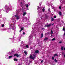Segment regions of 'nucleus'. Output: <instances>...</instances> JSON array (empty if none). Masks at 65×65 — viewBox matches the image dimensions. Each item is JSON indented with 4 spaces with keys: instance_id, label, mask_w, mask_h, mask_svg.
I'll return each instance as SVG.
<instances>
[{
    "instance_id": "nucleus-21",
    "label": "nucleus",
    "mask_w": 65,
    "mask_h": 65,
    "mask_svg": "<svg viewBox=\"0 0 65 65\" xmlns=\"http://www.w3.org/2000/svg\"><path fill=\"white\" fill-rule=\"evenodd\" d=\"M54 61L56 62H57L58 61H57V59H55Z\"/></svg>"
},
{
    "instance_id": "nucleus-15",
    "label": "nucleus",
    "mask_w": 65,
    "mask_h": 65,
    "mask_svg": "<svg viewBox=\"0 0 65 65\" xmlns=\"http://www.w3.org/2000/svg\"><path fill=\"white\" fill-rule=\"evenodd\" d=\"M1 26L2 27H4V24H2L1 25Z\"/></svg>"
},
{
    "instance_id": "nucleus-1",
    "label": "nucleus",
    "mask_w": 65,
    "mask_h": 65,
    "mask_svg": "<svg viewBox=\"0 0 65 65\" xmlns=\"http://www.w3.org/2000/svg\"><path fill=\"white\" fill-rule=\"evenodd\" d=\"M30 59H32L33 60H34V59L36 57L34 54H33V53H32L30 54Z\"/></svg>"
},
{
    "instance_id": "nucleus-34",
    "label": "nucleus",
    "mask_w": 65,
    "mask_h": 65,
    "mask_svg": "<svg viewBox=\"0 0 65 65\" xmlns=\"http://www.w3.org/2000/svg\"><path fill=\"white\" fill-rule=\"evenodd\" d=\"M48 11H50V8H49Z\"/></svg>"
},
{
    "instance_id": "nucleus-48",
    "label": "nucleus",
    "mask_w": 65,
    "mask_h": 65,
    "mask_svg": "<svg viewBox=\"0 0 65 65\" xmlns=\"http://www.w3.org/2000/svg\"><path fill=\"white\" fill-rule=\"evenodd\" d=\"M21 4H22V3H21Z\"/></svg>"
},
{
    "instance_id": "nucleus-33",
    "label": "nucleus",
    "mask_w": 65,
    "mask_h": 65,
    "mask_svg": "<svg viewBox=\"0 0 65 65\" xmlns=\"http://www.w3.org/2000/svg\"><path fill=\"white\" fill-rule=\"evenodd\" d=\"M62 42L60 41V42H59V43H62Z\"/></svg>"
},
{
    "instance_id": "nucleus-36",
    "label": "nucleus",
    "mask_w": 65,
    "mask_h": 65,
    "mask_svg": "<svg viewBox=\"0 0 65 65\" xmlns=\"http://www.w3.org/2000/svg\"><path fill=\"white\" fill-rule=\"evenodd\" d=\"M43 62V60H41V63H42V62Z\"/></svg>"
},
{
    "instance_id": "nucleus-14",
    "label": "nucleus",
    "mask_w": 65,
    "mask_h": 65,
    "mask_svg": "<svg viewBox=\"0 0 65 65\" xmlns=\"http://www.w3.org/2000/svg\"><path fill=\"white\" fill-rule=\"evenodd\" d=\"M24 53L25 55H27V52H26V51H24Z\"/></svg>"
},
{
    "instance_id": "nucleus-45",
    "label": "nucleus",
    "mask_w": 65,
    "mask_h": 65,
    "mask_svg": "<svg viewBox=\"0 0 65 65\" xmlns=\"http://www.w3.org/2000/svg\"><path fill=\"white\" fill-rule=\"evenodd\" d=\"M52 8L54 9V7H52Z\"/></svg>"
},
{
    "instance_id": "nucleus-13",
    "label": "nucleus",
    "mask_w": 65,
    "mask_h": 65,
    "mask_svg": "<svg viewBox=\"0 0 65 65\" xmlns=\"http://www.w3.org/2000/svg\"><path fill=\"white\" fill-rule=\"evenodd\" d=\"M12 30H14L15 29V26H14L12 28Z\"/></svg>"
},
{
    "instance_id": "nucleus-19",
    "label": "nucleus",
    "mask_w": 65,
    "mask_h": 65,
    "mask_svg": "<svg viewBox=\"0 0 65 65\" xmlns=\"http://www.w3.org/2000/svg\"><path fill=\"white\" fill-rule=\"evenodd\" d=\"M42 10L43 12H44V8H43L42 9Z\"/></svg>"
},
{
    "instance_id": "nucleus-9",
    "label": "nucleus",
    "mask_w": 65,
    "mask_h": 65,
    "mask_svg": "<svg viewBox=\"0 0 65 65\" xmlns=\"http://www.w3.org/2000/svg\"><path fill=\"white\" fill-rule=\"evenodd\" d=\"M26 14H27V13H26V12H24V13L23 14V16H24V15H26Z\"/></svg>"
},
{
    "instance_id": "nucleus-4",
    "label": "nucleus",
    "mask_w": 65,
    "mask_h": 65,
    "mask_svg": "<svg viewBox=\"0 0 65 65\" xmlns=\"http://www.w3.org/2000/svg\"><path fill=\"white\" fill-rule=\"evenodd\" d=\"M14 56H17V57H19L20 56V55H18L17 54H16L14 55Z\"/></svg>"
},
{
    "instance_id": "nucleus-49",
    "label": "nucleus",
    "mask_w": 65,
    "mask_h": 65,
    "mask_svg": "<svg viewBox=\"0 0 65 65\" xmlns=\"http://www.w3.org/2000/svg\"><path fill=\"white\" fill-rule=\"evenodd\" d=\"M52 35H53V34H51V36H52Z\"/></svg>"
},
{
    "instance_id": "nucleus-40",
    "label": "nucleus",
    "mask_w": 65,
    "mask_h": 65,
    "mask_svg": "<svg viewBox=\"0 0 65 65\" xmlns=\"http://www.w3.org/2000/svg\"><path fill=\"white\" fill-rule=\"evenodd\" d=\"M25 34V32H23V34L24 35Z\"/></svg>"
},
{
    "instance_id": "nucleus-50",
    "label": "nucleus",
    "mask_w": 65,
    "mask_h": 65,
    "mask_svg": "<svg viewBox=\"0 0 65 65\" xmlns=\"http://www.w3.org/2000/svg\"><path fill=\"white\" fill-rule=\"evenodd\" d=\"M28 9H27L28 10Z\"/></svg>"
},
{
    "instance_id": "nucleus-47",
    "label": "nucleus",
    "mask_w": 65,
    "mask_h": 65,
    "mask_svg": "<svg viewBox=\"0 0 65 65\" xmlns=\"http://www.w3.org/2000/svg\"><path fill=\"white\" fill-rule=\"evenodd\" d=\"M19 40L20 41V40Z\"/></svg>"
},
{
    "instance_id": "nucleus-18",
    "label": "nucleus",
    "mask_w": 65,
    "mask_h": 65,
    "mask_svg": "<svg viewBox=\"0 0 65 65\" xmlns=\"http://www.w3.org/2000/svg\"><path fill=\"white\" fill-rule=\"evenodd\" d=\"M12 58V56H10L9 57V59H11Z\"/></svg>"
},
{
    "instance_id": "nucleus-37",
    "label": "nucleus",
    "mask_w": 65,
    "mask_h": 65,
    "mask_svg": "<svg viewBox=\"0 0 65 65\" xmlns=\"http://www.w3.org/2000/svg\"><path fill=\"white\" fill-rule=\"evenodd\" d=\"M25 19H27V17L25 18Z\"/></svg>"
},
{
    "instance_id": "nucleus-8",
    "label": "nucleus",
    "mask_w": 65,
    "mask_h": 65,
    "mask_svg": "<svg viewBox=\"0 0 65 65\" xmlns=\"http://www.w3.org/2000/svg\"><path fill=\"white\" fill-rule=\"evenodd\" d=\"M48 39V38L46 37L45 38V39H44V40H47Z\"/></svg>"
},
{
    "instance_id": "nucleus-5",
    "label": "nucleus",
    "mask_w": 65,
    "mask_h": 65,
    "mask_svg": "<svg viewBox=\"0 0 65 65\" xmlns=\"http://www.w3.org/2000/svg\"><path fill=\"white\" fill-rule=\"evenodd\" d=\"M45 27H50L51 26V24H48L47 25H45Z\"/></svg>"
},
{
    "instance_id": "nucleus-30",
    "label": "nucleus",
    "mask_w": 65,
    "mask_h": 65,
    "mask_svg": "<svg viewBox=\"0 0 65 65\" xmlns=\"http://www.w3.org/2000/svg\"><path fill=\"white\" fill-rule=\"evenodd\" d=\"M51 34H53V31L51 30Z\"/></svg>"
},
{
    "instance_id": "nucleus-28",
    "label": "nucleus",
    "mask_w": 65,
    "mask_h": 65,
    "mask_svg": "<svg viewBox=\"0 0 65 65\" xmlns=\"http://www.w3.org/2000/svg\"><path fill=\"white\" fill-rule=\"evenodd\" d=\"M52 59H53V60H54V57H52Z\"/></svg>"
},
{
    "instance_id": "nucleus-24",
    "label": "nucleus",
    "mask_w": 65,
    "mask_h": 65,
    "mask_svg": "<svg viewBox=\"0 0 65 65\" xmlns=\"http://www.w3.org/2000/svg\"><path fill=\"white\" fill-rule=\"evenodd\" d=\"M55 40V38H53V39H52V40L53 41H54V40Z\"/></svg>"
},
{
    "instance_id": "nucleus-41",
    "label": "nucleus",
    "mask_w": 65,
    "mask_h": 65,
    "mask_svg": "<svg viewBox=\"0 0 65 65\" xmlns=\"http://www.w3.org/2000/svg\"><path fill=\"white\" fill-rule=\"evenodd\" d=\"M41 4V3H40V5H41V4Z\"/></svg>"
},
{
    "instance_id": "nucleus-3",
    "label": "nucleus",
    "mask_w": 65,
    "mask_h": 65,
    "mask_svg": "<svg viewBox=\"0 0 65 65\" xmlns=\"http://www.w3.org/2000/svg\"><path fill=\"white\" fill-rule=\"evenodd\" d=\"M15 17H17V20H19V19H20V18H20V17H19V16H17V15H15Z\"/></svg>"
},
{
    "instance_id": "nucleus-44",
    "label": "nucleus",
    "mask_w": 65,
    "mask_h": 65,
    "mask_svg": "<svg viewBox=\"0 0 65 65\" xmlns=\"http://www.w3.org/2000/svg\"><path fill=\"white\" fill-rule=\"evenodd\" d=\"M64 58H65V55H64Z\"/></svg>"
},
{
    "instance_id": "nucleus-10",
    "label": "nucleus",
    "mask_w": 65,
    "mask_h": 65,
    "mask_svg": "<svg viewBox=\"0 0 65 65\" xmlns=\"http://www.w3.org/2000/svg\"><path fill=\"white\" fill-rule=\"evenodd\" d=\"M64 49V47L63 46H61V50L62 51H63Z\"/></svg>"
},
{
    "instance_id": "nucleus-11",
    "label": "nucleus",
    "mask_w": 65,
    "mask_h": 65,
    "mask_svg": "<svg viewBox=\"0 0 65 65\" xmlns=\"http://www.w3.org/2000/svg\"><path fill=\"white\" fill-rule=\"evenodd\" d=\"M56 56H57V57H58V54H56L54 55V57H55Z\"/></svg>"
},
{
    "instance_id": "nucleus-27",
    "label": "nucleus",
    "mask_w": 65,
    "mask_h": 65,
    "mask_svg": "<svg viewBox=\"0 0 65 65\" xmlns=\"http://www.w3.org/2000/svg\"><path fill=\"white\" fill-rule=\"evenodd\" d=\"M63 31L65 32V28H63Z\"/></svg>"
},
{
    "instance_id": "nucleus-42",
    "label": "nucleus",
    "mask_w": 65,
    "mask_h": 65,
    "mask_svg": "<svg viewBox=\"0 0 65 65\" xmlns=\"http://www.w3.org/2000/svg\"><path fill=\"white\" fill-rule=\"evenodd\" d=\"M31 36H29V38H31Z\"/></svg>"
},
{
    "instance_id": "nucleus-39",
    "label": "nucleus",
    "mask_w": 65,
    "mask_h": 65,
    "mask_svg": "<svg viewBox=\"0 0 65 65\" xmlns=\"http://www.w3.org/2000/svg\"><path fill=\"white\" fill-rule=\"evenodd\" d=\"M42 17H40V18H41V19H42Z\"/></svg>"
},
{
    "instance_id": "nucleus-7",
    "label": "nucleus",
    "mask_w": 65,
    "mask_h": 65,
    "mask_svg": "<svg viewBox=\"0 0 65 65\" xmlns=\"http://www.w3.org/2000/svg\"><path fill=\"white\" fill-rule=\"evenodd\" d=\"M21 30L20 31H19V32H21V31H22V30H24V28L23 27H21Z\"/></svg>"
},
{
    "instance_id": "nucleus-29",
    "label": "nucleus",
    "mask_w": 65,
    "mask_h": 65,
    "mask_svg": "<svg viewBox=\"0 0 65 65\" xmlns=\"http://www.w3.org/2000/svg\"><path fill=\"white\" fill-rule=\"evenodd\" d=\"M64 53H65L64 52H63L62 53V55H64Z\"/></svg>"
},
{
    "instance_id": "nucleus-38",
    "label": "nucleus",
    "mask_w": 65,
    "mask_h": 65,
    "mask_svg": "<svg viewBox=\"0 0 65 65\" xmlns=\"http://www.w3.org/2000/svg\"><path fill=\"white\" fill-rule=\"evenodd\" d=\"M42 30H43V29H44L43 28H42Z\"/></svg>"
},
{
    "instance_id": "nucleus-2",
    "label": "nucleus",
    "mask_w": 65,
    "mask_h": 65,
    "mask_svg": "<svg viewBox=\"0 0 65 65\" xmlns=\"http://www.w3.org/2000/svg\"><path fill=\"white\" fill-rule=\"evenodd\" d=\"M5 9L6 10V12L10 10V9H9L8 7H6V6H5Z\"/></svg>"
},
{
    "instance_id": "nucleus-6",
    "label": "nucleus",
    "mask_w": 65,
    "mask_h": 65,
    "mask_svg": "<svg viewBox=\"0 0 65 65\" xmlns=\"http://www.w3.org/2000/svg\"><path fill=\"white\" fill-rule=\"evenodd\" d=\"M59 14L60 15H62V12L60 11H59Z\"/></svg>"
},
{
    "instance_id": "nucleus-12",
    "label": "nucleus",
    "mask_w": 65,
    "mask_h": 65,
    "mask_svg": "<svg viewBox=\"0 0 65 65\" xmlns=\"http://www.w3.org/2000/svg\"><path fill=\"white\" fill-rule=\"evenodd\" d=\"M35 52L36 53H39V51H38V50H36L35 51Z\"/></svg>"
},
{
    "instance_id": "nucleus-16",
    "label": "nucleus",
    "mask_w": 65,
    "mask_h": 65,
    "mask_svg": "<svg viewBox=\"0 0 65 65\" xmlns=\"http://www.w3.org/2000/svg\"><path fill=\"white\" fill-rule=\"evenodd\" d=\"M41 35V38H42V37H43V34H42Z\"/></svg>"
},
{
    "instance_id": "nucleus-25",
    "label": "nucleus",
    "mask_w": 65,
    "mask_h": 65,
    "mask_svg": "<svg viewBox=\"0 0 65 65\" xmlns=\"http://www.w3.org/2000/svg\"><path fill=\"white\" fill-rule=\"evenodd\" d=\"M45 18L46 19H47V16L46 15H45Z\"/></svg>"
},
{
    "instance_id": "nucleus-22",
    "label": "nucleus",
    "mask_w": 65,
    "mask_h": 65,
    "mask_svg": "<svg viewBox=\"0 0 65 65\" xmlns=\"http://www.w3.org/2000/svg\"><path fill=\"white\" fill-rule=\"evenodd\" d=\"M54 18H51V20L52 21H54Z\"/></svg>"
},
{
    "instance_id": "nucleus-43",
    "label": "nucleus",
    "mask_w": 65,
    "mask_h": 65,
    "mask_svg": "<svg viewBox=\"0 0 65 65\" xmlns=\"http://www.w3.org/2000/svg\"><path fill=\"white\" fill-rule=\"evenodd\" d=\"M23 41H22V43H23Z\"/></svg>"
},
{
    "instance_id": "nucleus-31",
    "label": "nucleus",
    "mask_w": 65,
    "mask_h": 65,
    "mask_svg": "<svg viewBox=\"0 0 65 65\" xmlns=\"http://www.w3.org/2000/svg\"><path fill=\"white\" fill-rule=\"evenodd\" d=\"M54 18L55 19H56V18H57V16H54Z\"/></svg>"
},
{
    "instance_id": "nucleus-17",
    "label": "nucleus",
    "mask_w": 65,
    "mask_h": 65,
    "mask_svg": "<svg viewBox=\"0 0 65 65\" xmlns=\"http://www.w3.org/2000/svg\"><path fill=\"white\" fill-rule=\"evenodd\" d=\"M14 60L15 61H17V60H18V59H17L14 58Z\"/></svg>"
},
{
    "instance_id": "nucleus-35",
    "label": "nucleus",
    "mask_w": 65,
    "mask_h": 65,
    "mask_svg": "<svg viewBox=\"0 0 65 65\" xmlns=\"http://www.w3.org/2000/svg\"><path fill=\"white\" fill-rule=\"evenodd\" d=\"M2 30H3V31H4V30H6V29H2Z\"/></svg>"
},
{
    "instance_id": "nucleus-26",
    "label": "nucleus",
    "mask_w": 65,
    "mask_h": 65,
    "mask_svg": "<svg viewBox=\"0 0 65 65\" xmlns=\"http://www.w3.org/2000/svg\"><path fill=\"white\" fill-rule=\"evenodd\" d=\"M59 9H61V7L59 6Z\"/></svg>"
},
{
    "instance_id": "nucleus-46",
    "label": "nucleus",
    "mask_w": 65,
    "mask_h": 65,
    "mask_svg": "<svg viewBox=\"0 0 65 65\" xmlns=\"http://www.w3.org/2000/svg\"><path fill=\"white\" fill-rule=\"evenodd\" d=\"M64 50L65 51V47L64 48Z\"/></svg>"
},
{
    "instance_id": "nucleus-23",
    "label": "nucleus",
    "mask_w": 65,
    "mask_h": 65,
    "mask_svg": "<svg viewBox=\"0 0 65 65\" xmlns=\"http://www.w3.org/2000/svg\"><path fill=\"white\" fill-rule=\"evenodd\" d=\"M25 5L27 7H28V6H29L28 5Z\"/></svg>"
},
{
    "instance_id": "nucleus-20",
    "label": "nucleus",
    "mask_w": 65,
    "mask_h": 65,
    "mask_svg": "<svg viewBox=\"0 0 65 65\" xmlns=\"http://www.w3.org/2000/svg\"><path fill=\"white\" fill-rule=\"evenodd\" d=\"M25 47L27 48H28V45H26L25 46Z\"/></svg>"
},
{
    "instance_id": "nucleus-32",
    "label": "nucleus",
    "mask_w": 65,
    "mask_h": 65,
    "mask_svg": "<svg viewBox=\"0 0 65 65\" xmlns=\"http://www.w3.org/2000/svg\"><path fill=\"white\" fill-rule=\"evenodd\" d=\"M38 9H39V6H38Z\"/></svg>"
}]
</instances>
